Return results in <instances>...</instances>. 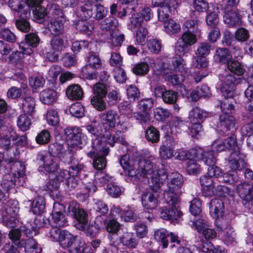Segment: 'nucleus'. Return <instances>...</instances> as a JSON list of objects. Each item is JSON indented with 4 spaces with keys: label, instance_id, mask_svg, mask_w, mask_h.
Wrapping results in <instances>:
<instances>
[{
    "label": "nucleus",
    "instance_id": "49",
    "mask_svg": "<svg viewBox=\"0 0 253 253\" xmlns=\"http://www.w3.org/2000/svg\"><path fill=\"white\" fill-rule=\"evenodd\" d=\"M143 23V19L142 18L139 13H135L133 14L127 23L128 29L130 30H134L136 28L139 29L142 27L141 25Z\"/></svg>",
    "mask_w": 253,
    "mask_h": 253
},
{
    "label": "nucleus",
    "instance_id": "3",
    "mask_svg": "<svg viewBox=\"0 0 253 253\" xmlns=\"http://www.w3.org/2000/svg\"><path fill=\"white\" fill-rule=\"evenodd\" d=\"M101 123L103 130H104L105 137L108 138V144L113 146L115 142H122L123 139L121 131L116 132V134L120 135L116 137L112 136L111 133L116 124H119V116L117 113L113 110H108L103 113L100 116Z\"/></svg>",
    "mask_w": 253,
    "mask_h": 253
},
{
    "label": "nucleus",
    "instance_id": "22",
    "mask_svg": "<svg viewBox=\"0 0 253 253\" xmlns=\"http://www.w3.org/2000/svg\"><path fill=\"white\" fill-rule=\"evenodd\" d=\"M84 168L83 164H78L72 165L69 171L67 170H61L56 175V178L59 181L67 180L71 176L78 175L80 172Z\"/></svg>",
    "mask_w": 253,
    "mask_h": 253
},
{
    "label": "nucleus",
    "instance_id": "10",
    "mask_svg": "<svg viewBox=\"0 0 253 253\" xmlns=\"http://www.w3.org/2000/svg\"><path fill=\"white\" fill-rule=\"evenodd\" d=\"M220 90L225 98H232L234 94L235 85V78L226 72L219 76Z\"/></svg>",
    "mask_w": 253,
    "mask_h": 253
},
{
    "label": "nucleus",
    "instance_id": "11",
    "mask_svg": "<svg viewBox=\"0 0 253 253\" xmlns=\"http://www.w3.org/2000/svg\"><path fill=\"white\" fill-rule=\"evenodd\" d=\"M218 236L227 245L235 241L236 234L229 222L223 221L217 225Z\"/></svg>",
    "mask_w": 253,
    "mask_h": 253
},
{
    "label": "nucleus",
    "instance_id": "6",
    "mask_svg": "<svg viewBox=\"0 0 253 253\" xmlns=\"http://www.w3.org/2000/svg\"><path fill=\"white\" fill-rule=\"evenodd\" d=\"M75 237L66 230H63L62 234L58 241L60 246L63 248H69L70 253H91L90 248L86 247L83 242H76Z\"/></svg>",
    "mask_w": 253,
    "mask_h": 253
},
{
    "label": "nucleus",
    "instance_id": "4",
    "mask_svg": "<svg viewBox=\"0 0 253 253\" xmlns=\"http://www.w3.org/2000/svg\"><path fill=\"white\" fill-rule=\"evenodd\" d=\"M168 189L164 191V198L168 204L174 205L179 203L180 188L183 179L182 176L177 172H171L168 175Z\"/></svg>",
    "mask_w": 253,
    "mask_h": 253
},
{
    "label": "nucleus",
    "instance_id": "32",
    "mask_svg": "<svg viewBox=\"0 0 253 253\" xmlns=\"http://www.w3.org/2000/svg\"><path fill=\"white\" fill-rule=\"evenodd\" d=\"M214 58L217 62L227 64L232 59V55L228 49L218 48L216 50Z\"/></svg>",
    "mask_w": 253,
    "mask_h": 253
},
{
    "label": "nucleus",
    "instance_id": "24",
    "mask_svg": "<svg viewBox=\"0 0 253 253\" xmlns=\"http://www.w3.org/2000/svg\"><path fill=\"white\" fill-rule=\"evenodd\" d=\"M210 213L215 219L222 216L224 211L223 202L219 199H213L210 203Z\"/></svg>",
    "mask_w": 253,
    "mask_h": 253
},
{
    "label": "nucleus",
    "instance_id": "50",
    "mask_svg": "<svg viewBox=\"0 0 253 253\" xmlns=\"http://www.w3.org/2000/svg\"><path fill=\"white\" fill-rule=\"evenodd\" d=\"M227 64L228 69L237 76L242 75L245 71L243 66L237 60L231 59Z\"/></svg>",
    "mask_w": 253,
    "mask_h": 253
},
{
    "label": "nucleus",
    "instance_id": "7",
    "mask_svg": "<svg viewBox=\"0 0 253 253\" xmlns=\"http://www.w3.org/2000/svg\"><path fill=\"white\" fill-rule=\"evenodd\" d=\"M197 41L195 35L190 32H184L175 43V52L179 57L184 55L189 51L190 47Z\"/></svg>",
    "mask_w": 253,
    "mask_h": 253
},
{
    "label": "nucleus",
    "instance_id": "46",
    "mask_svg": "<svg viewBox=\"0 0 253 253\" xmlns=\"http://www.w3.org/2000/svg\"><path fill=\"white\" fill-rule=\"evenodd\" d=\"M192 156L193 157L187 162L186 171L189 174L196 175L201 171V168L197 163L199 161L195 158V155Z\"/></svg>",
    "mask_w": 253,
    "mask_h": 253
},
{
    "label": "nucleus",
    "instance_id": "30",
    "mask_svg": "<svg viewBox=\"0 0 253 253\" xmlns=\"http://www.w3.org/2000/svg\"><path fill=\"white\" fill-rule=\"evenodd\" d=\"M223 21L230 27L238 25L241 23V19L238 13L233 10H227L223 16Z\"/></svg>",
    "mask_w": 253,
    "mask_h": 253
},
{
    "label": "nucleus",
    "instance_id": "1",
    "mask_svg": "<svg viewBox=\"0 0 253 253\" xmlns=\"http://www.w3.org/2000/svg\"><path fill=\"white\" fill-rule=\"evenodd\" d=\"M120 164L133 181H137L141 176L148 178L164 168L163 164L160 165L157 160L152 157L132 160H129L127 155H124L120 159Z\"/></svg>",
    "mask_w": 253,
    "mask_h": 253
},
{
    "label": "nucleus",
    "instance_id": "57",
    "mask_svg": "<svg viewBox=\"0 0 253 253\" xmlns=\"http://www.w3.org/2000/svg\"><path fill=\"white\" fill-rule=\"evenodd\" d=\"M76 28L87 35H91L94 30V26L92 23L84 21H79L76 24Z\"/></svg>",
    "mask_w": 253,
    "mask_h": 253
},
{
    "label": "nucleus",
    "instance_id": "55",
    "mask_svg": "<svg viewBox=\"0 0 253 253\" xmlns=\"http://www.w3.org/2000/svg\"><path fill=\"white\" fill-rule=\"evenodd\" d=\"M110 244L105 247L102 253H118L117 246L119 242L118 240V237L115 235L109 236Z\"/></svg>",
    "mask_w": 253,
    "mask_h": 253
},
{
    "label": "nucleus",
    "instance_id": "52",
    "mask_svg": "<svg viewBox=\"0 0 253 253\" xmlns=\"http://www.w3.org/2000/svg\"><path fill=\"white\" fill-rule=\"evenodd\" d=\"M1 211H4V213L9 214L17 215L19 211L18 202L15 200H10L4 205V209Z\"/></svg>",
    "mask_w": 253,
    "mask_h": 253
},
{
    "label": "nucleus",
    "instance_id": "44",
    "mask_svg": "<svg viewBox=\"0 0 253 253\" xmlns=\"http://www.w3.org/2000/svg\"><path fill=\"white\" fill-rule=\"evenodd\" d=\"M164 30L169 35H171L177 34L180 31V25L171 19L163 23Z\"/></svg>",
    "mask_w": 253,
    "mask_h": 253
},
{
    "label": "nucleus",
    "instance_id": "21",
    "mask_svg": "<svg viewBox=\"0 0 253 253\" xmlns=\"http://www.w3.org/2000/svg\"><path fill=\"white\" fill-rule=\"evenodd\" d=\"M171 209H168L166 207H163L160 209V216L162 218L171 221L176 220L182 215L181 211L178 209V206L175 204L172 205Z\"/></svg>",
    "mask_w": 253,
    "mask_h": 253
},
{
    "label": "nucleus",
    "instance_id": "48",
    "mask_svg": "<svg viewBox=\"0 0 253 253\" xmlns=\"http://www.w3.org/2000/svg\"><path fill=\"white\" fill-rule=\"evenodd\" d=\"M24 248L26 253H41L42 249L36 241L29 238L24 242Z\"/></svg>",
    "mask_w": 253,
    "mask_h": 253
},
{
    "label": "nucleus",
    "instance_id": "37",
    "mask_svg": "<svg viewBox=\"0 0 253 253\" xmlns=\"http://www.w3.org/2000/svg\"><path fill=\"white\" fill-rule=\"evenodd\" d=\"M4 211H0V222H4L5 225L8 228L15 227L19 221L16 215L4 213Z\"/></svg>",
    "mask_w": 253,
    "mask_h": 253
},
{
    "label": "nucleus",
    "instance_id": "58",
    "mask_svg": "<svg viewBox=\"0 0 253 253\" xmlns=\"http://www.w3.org/2000/svg\"><path fill=\"white\" fill-rule=\"evenodd\" d=\"M146 139L152 143L157 142L160 139L159 131L153 126H150L145 131Z\"/></svg>",
    "mask_w": 253,
    "mask_h": 253
},
{
    "label": "nucleus",
    "instance_id": "16",
    "mask_svg": "<svg viewBox=\"0 0 253 253\" xmlns=\"http://www.w3.org/2000/svg\"><path fill=\"white\" fill-rule=\"evenodd\" d=\"M245 155L240 151H235L231 153L229 159V166L232 170H241L247 167Z\"/></svg>",
    "mask_w": 253,
    "mask_h": 253
},
{
    "label": "nucleus",
    "instance_id": "8",
    "mask_svg": "<svg viewBox=\"0 0 253 253\" xmlns=\"http://www.w3.org/2000/svg\"><path fill=\"white\" fill-rule=\"evenodd\" d=\"M38 158L40 161L39 170L50 173L54 172L58 169V158L50 153L40 154Z\"/></svg>",
    "mask_w": 253,
    "mask_h": 253
},
{
    "label": "nucleus",
    "instance_id": "40",
    "mask_svg": "<svg viewBox=\"0 0 253 253\" xmlns=\"http://www.w3.org/2000/svg\"><path fill=\"white\" fill-rule=\"evenodd\" d=\"M121 240L123 245L129 249L135 248L137 244V241L134 235L131 232L124 233Z\"/></svg>",
    "mask_w": 253,
    "mask_h": 253
},
{
    "label": "nucleus",
    "instance_id": "63",
    "mask_svg": "<svg viewBox=\"0 0 253 253\" xmlns=\"http://www.w3.org/2000/svg\"><path fill=\"white\" fill-rule=\"evenodd\" d=\"M93 209L98 216L106 214L109 211L107 205L103 201L100 200L94 202Z\"/></svg>",
    "mask_w": 253,
    "mask_h": 253
},
{
    "label": "nucleus",
    "instance_id": "34",
    "mask_svg": "<svg viewBox=\"0 0 253 253\" xmlns=\"http://www.w3.org/2000/svg\"><path fill=\"white\" fill-rule=\"evenodd\" d=\"M66 94L71 100H78L83 97V91L80 85L73 84L67 88Z\"/></svg>",
    "mask_w": 253,
    "mask_h": 253
},
{
    "label": "nucleus",
    "instance_id": "56",
    "mask_svg": "<svg viewBox=\"0 0 253 253\" xmlns=\"http://www.w3.org/2000/svg\"><path fill=\"white\" fill-rule=\"evenodd\" d=\"M152 4L154 7H164L169 10L171 8L175 9L177 2L175 0H152Z\"/></svg>",
    "mask_w": 253,
    "mask_h": 253
},
{
    "label": "nucleus",
    "instance_id": "13",
    "mask_svg": "<svg viewBox=\"0 0 253 253\" xmlns=\"http://www.w3.org/2000/svg\"><path fill=\"white\" fill-rule=\"evenodd\" d=\"M211 147L212 151L216 152L226 150H235L237 147L236 137L234 135H232L223 140L216 139L212 143Z\"/></svg>",
    "mask_w": 253,
    "mask_h": 253
},
{
    "label": "nucleus",
    "instance_id": "45",
    "mask_svg": "<svg viewBox=\"0 0 253 253\" xmlns=\"http://www.w3.org/2000/svg\"><path fill=\"white\" fill-rule=\"evenodd\" d=\"M58 148L61 149L60 151L58 153V157L62 161L69 164L71 163L72 165H74L75 164L76 165L80 164L73 159V154L70 150H65L60 145L58 146Z\"/></svg>",
    "mask_w": 253,
    "mask_h": 253
},
{
    "label": "nucleus",
    "instance_id": "2",
    "mask_svg": "<svg viewBox=\"0 0 253 253\" xmlns=\"http://www.w3.org/2000/svg\"><path fill=\"white\" fill-rule=\"evenodd\" d=\"M172 64L174 69L170 68L167 63H162L159 69L160 74L172 84H179L189 75V69L186 68L185 62L181 57L174 58Z\"/></svg>",
    "mask_w": 253,
    "mask_h": 253
},
{
    "label": "nucleus",
    "instance_id": "5",
    "mask_svg": "<svg viewBox=\"0 0 253 253\" xmlns=\"http://www.w3.org/2000/svg\"><path fill=\"white\" fill-rule=\"evenodd\" d=\"M86 129L89 133L96 136L92 141L91 149L87 154L88 157L92 158L98 154L102 146H104V142L108 144V139L104 135L105 132L102 125L96 126V123H94L87 126Z\"/></svg>",
    "mask_w": 253,
    "mask_h": 253
},
{
    "label": "nucleus",
    "instance_id": "35",
    "mask_svg": "<svg viewBox=\"0 0 253 253\" xmlns=\"http://www.w3.org/2000/svg\"><path fill=\"white\" fill-rule=\"evenodd\" d=\"M28 203L31 207L32 211L35 214H40L44 209L45 202L44 198L42 196H38L33 202L29 201Z\"/></svg>",
    "mask_w": 253,
    "mask_h": 253
},
{
    "label": "nucleus",
    "instance_id": "25",
    "mask_svg": "<svg viewBox=\"0 0 253 253\" xmlns=\"http://www.w3.org/2000/svg\"><path fill=\"white\" fill-rule=\"evenodd\" d=\"M109 152L108 147L102 146V148L99 151L98 154L92 159H94L93 164V167L99 170L104 169L106 165V161L105 157L108 155Z\"/></svg>",
    "mask_w": 253,
    "mask_h": 253
},
{
    "label": "nucleus",
    "instance_id": "38",
    "mask_svg": "<svg viewBox=\"0 0 253 253\" xmlns=\"http://www.w3.org/2000/svg\"><path fill=\"white\" fill-rule=\"evenodd\" d=\"M48 28L50 33L55 35L62 34L64 31V22L62 18H57L51 20L48 24Z\"/></svg>",
    "mask_w": 253,
    "mask_h": 253
},
{
    "label": "nucleus",
    "instance_id": "23",
    "mask_svg": "<svg viewBox=\"0 0 253 253\" xmlns=\"http://www.w3.org/2000/svg\"><path fill=\"white\" fill-rule=\"evenodd\" d=\"M238 193L243 200L251 201L253 198V184L252 182H244L237 187Z\"/></svg>",
    "mask_w": 253,
    "mask_h": 253
},
{
    "label": "nucleus",
    "instance_id": "42",
    "mask_svg": "<svg viewBox=\"0 0 253 253\" xmlns=\"http://www.w3.org/2000/svg\"><path fill=\"white\" fill-rule=\"evenodd\" d=\"M148 37L147 30L144 27L138 29L134 34L135 44L140 45H145Z\"/></svg>",
    "mask_w": 253,
    "mask_h": 253
},
{
    "label": "nucleus",
    "instance_id": "53",
    "mask_svg": "<svg viewBox=\"0 0 253 253\" xmlns=\"http://www.w3.org/2000/svg\"><path fill=\"white\" fill-rule=\"evenodd\" d=\"M225 98L221 102L220 108L222 114L230 115L234 111V101L231 98Z\"/></svg>",
    "mask_w": 253,
    "mask_h": 253
},
{
    "label": "nucleus",
    "instance_id": "12",
    "mask_svg": "<svg viewBox=\"0 0 253 253\" xmlns=\"http://www.w3.org/2000/svg\"><path fill=\"white\" fill-rule=\"evenodd\" d=\"M175 142L173 138L170 136H166L163 140L162 145L160 147L159 153L162 160L171 159L174 156Z\"/></svg>",
    "mask_w": 253,
    "mask_h": 253
},
{
    "label": "nucleus",
    "instance_id": "51",
    "mask_svg": "<svg viewBox=\"0 0 253 253\" xmlns=\"http://www.w3.org/2000/svg\"><path fill=\"white\" fill-rule=\"evenodd\" d=\"M35 101L30 96L25 97L22 101V108L25 114L31 115L35 111Z\"/></svg>",
    "mask_w": 253,
    "mask_h": 253
},
{
    "label": "nucleus",
    "instance_id": "61",
    "mask_svg": "<svg viewBox=\"0 0 253 253\" xmlns=\"http://www.w3.org/2000/svg\"><path fill=\"white\" fill-rule=\"evenodd\" d=\"M45 118L47 123L50 126H56L59 122L58 114L54 109H49L47 111Z\"/></svg>",
    "mask_w": 253,
    "mask_h": 253
},
{
    "label": "nucleus",
    "instance_id": "20",
    "mask_svg": "<svg viewBox=\"0 0 253 253\" xmlns=\"http://www.w3.org/2000/svg\"><path fill=\"white\" fill-rule=\"evenodd\" d=\"M190 154L195 155L197 160L203 161L205 165L208 166L214 164L216 161L213 153L209 150H203L202 149L199 148L196 150H192Z\"/></svg>",
    "mask_w": 253,
    "mask_h": 253
},
{
    "label": "nucleus",
    "instance_id": "27",
    "mask_svg": "<svg viewBox=\"0 0 253 253\" xmlns=\"http://www.w3.org/2000/svg\"><path fill=\"white\" fill-rule=\"evenodd\" d=\"M73 216L78 222L75 225L77 228L84 231L88 230L89 225L88 224L87 215L84 211L80 209Z\"/></svg>",
    "mask_w": 253,
    "mask_h": 253
},
{
    "label": "nucleus",
    "instance_id": "43",
    "mask_svg": "<svg viewBox=\"0 0 253 253\" xmlns=\"http://www.w3.org/2000/svg\"><path fill=\"white\" fill-rule=\"evenodd\" d=\"M213 10L207 14L206 17V22L209 26L216 27L219 22L218 13H219L218 7L214 5H212Z\"/></svg>",
    "mask_w": 253,
    "mask_h": 253
},
{
    "label": "nucleus",
    "instance_id": "28",
    "mask_svg": "<svg viewBox=\"0 0 253 253\" xmlns=\"http://www.w3.org/2000/svg\"><path fill=\"white\" fill-rule=\"evenodd\" d=\"M208 113L198 107H195L189 112V120L191 123H202L208 117Z\"/></svg>",
    "mask_w": 253,
    "mask_h": 253
},
{
    "label": "nucleus",
    "instance_id": "19",
    "mask_svg": "<svg viewBox=\"0 0 253 253\" xmlns=\"http://www.w3.org/2000/svg\"><path fill=\"white\" fill-rule=\"evenodd\" d=\"M150 180L149 181L150 187L155 191H157L163 185L164 181L167 178V170L165 168L159 169L158 172L150 176Z\"/></svg>",
    "mask_w": 253,
    "mask_h": 253
},
{
    "label": "nucleus",
    "instance_id": "60",
    "mask_svg": "<svg viewBox=\"0 0 253 253\" xmlns=\"http://www.w3.org/2000/svg\"><path fill=\"white\" fill-rule=\"evenodd\" d=\"M31 120L25 114L20 115L17 120V126L22 131H26L29 129L31 125Z\"/></svg>",
    "mask_w": 253,
    "mask_h": 253
},
{
    "label": "nucleus",
    "instance_id": "62",
    "mask_svg": "<svg viewBox=\"0 0 253 253\" xmlns=\"http://www.w3.org/2000/svg\"><path fill=\"white\" fill-rule=\"evenodd\" d=\"M211 50V46L207 42H202L198 46L196 54L199 57H206Z\"/></svg>",
    "mask_w": 253,
    "mask_h": 253
},
{
    "label": "nucleus",
    "instance_id": "54",
    "mask_svg": "<svg viewBox=\"0 0 253 253\" xmlns=\"http://www.w3.org/2000/svg\"><path fill=\"white\" fill-rule=\"evenodd\" d=\"M8 5L13 11L17 12L18 15L24 11H27L24 9L26 2L23 0H9Z\"/></svg>",
    "mask_w": 253,
    "mask_h": 253
},
{
    "label": "nucleus",
    "instance_id": "47",
    "mask_svg": "<svg viewBox=\"0 0 253 253\" xmlns=\"http://www.w3.org/2000/svg\"><path fill=\"white\" fill-rule=\"evenodd\" d=\"M68 44L67 41L60 37H55L50 42L51 49L54 51H60Z\"/></svg>",
    "mask_w": 253,
    "mask_h": 253
},
{
    "label": "nucleus",
    "instance_id": "59",
    "mask_svg": "<svg viewBox=\"0 0 253 253\" xmlns=\"http://www.w3.org/2000/svg\"><path fill=\"white\" fill-rule=\"evenodd\" d=\"M169 233L165 229H160L158 230L155 233V238L159 242L162 243L163 246L164 248H167L168 246L169 242L167 239L169 237Z\"/></svg>",
    "mask_w": 253,
    "mask_h": 253
},
{
    "label": "nucleus",
    "instance_id": "9",
    "mask_svg": "<svg viewBox=\"0 0 253 253\" xmlns=\"http://www.w3.org/2000/svg\"><path fill=\"white\" fill-rule=\"evenodd\" d=\"M154 104L153 100L151 98L140 100L137 105L138 112L133 113V116L136 120L143 123L150 121V112Z\"/></svg>",
    "mask_w": 253,
    "mask_h": 253
},
{
    "label": "nucleus",
    "instance_id": "26",
    "mask_svg": "<svg viewBox=\"0 0 253 253\" xmlns=\"http://www.w3.org/2000/svg\"><path fill=\"white\" fill-rule=\"evenodd\" d=\"M158 196L152 192H146L142 195V205L146 209H154L158 205Z\"/></svg>",
    "mask_w": 253,
    "mask_h": 253
},
{
    "label": "nucleus",
    "instance_id": "39",
    "mask_svg": "<svg viewBox=\"0 0 253 253\" xmlns=\"http://www.w3.org/2000/svg\"><path fill=\"white\" fill-rule=\"evenodd\" d=\"M56 92L51 89H45L40 94V100L45 104H51L56 100Z\"/></svg>",
    "mask_w": 253,
    "mask_h": 253
},
{
    "label": "nucleus",
    "instance_id": "15",
    "mask_svg": "<svg viewBox=\"0 0 253 253\" xmlns=\"http://www.w3.org/2000/svg\"><path fill=\"white\" fill-rule=\"evenodd\" d=\"M67 136L69 143L73 146H79L85 142V137L83 135L81 129L78 127L67 128L64 130Z\"/></svg>",
    "mask_w": 253,
    "mask_h": 253
},
{
    "label": "nucleus",
    "instance_id": "18",
    "mask_svg": "<svg viewBox=\"0 0 253 253\" xmlns=\"http://www.w3.org/2000/svg\"><path fill=\"white\" fill-rule=\"evenodd\" d=\"M218 129L225 132L227 131H234L236 129V121L234 117L229 114H221L217 124Z\"/></svg>",
    "mask_w": 253,
    "mask_h": 253
},
{
    "label": "nucleus",
    "instance_id": "31",
    "mask_svg": "<svg viewBox=\"0 0 253 253\" xmlns=\"http://www.w3.org/2000/svg\"><path fill=\"white\" fill-rule=\"evenodd\" d=\"M93 14V2L90 0L86 1L82 5L78 12L79 17L83 20L90 18Z\"/></svg>",
    "mask_w": 253,
    "mask_h": 253
},
{
    "label": "nucleus",
    "instance_id": "14",
    "mask_svg": "<svg viewBox=\"0 0 253 253\" xmlns=\"http://www.w3.org/2000/svg\"><path fill=\"white\" fill-rule=\"evenodd\" d=\"M40 39L35 33H30L25 36V42L19 44V49L25 55H30L33 52V48L38 46Z\"/></svg>",
    "mask_w": 253,
    "mask_h": 253
},
{
    "label": "nucleus",
    "instance_id": "36",
    "mask_svg": "<svg viewBox=\"0 0 253 253\" xmlns=\"http://www.w3.org/2000/svg\"><path fill=\"white\" fill-rule=\"evenodd\" d=\"M201 184L208 196H211L215 193V188L212 178L207 176H203L200 178Z\"/></svg>",
    "mask_w": 253,
    "mask_h": 253
},
{
    "label": "nucleus",
    "instance_id": "17",
    "mask_svg": "<svg viewBox=\"0 0 253 253\" xmlns=\"http://www.w3.org/2000/svg\"><path fill=\"white\" fill-rule=\"evenodd\" d=\"M64 207L59 203H54L52 211V219L56 226L62 227L67 225V220L64 213Z\"/></svg>",
    "mask_w": 253,
    "mask_h": 253
},
{
    "label": "nucleus",
    "instance_id": "41",
    "mask_svg": "<svg viewBox=\"0 0 253 253\" xmlns=\"http://www.w3.org/2000/svg\"><path fill=\"white\" fill-rule=\"evenodd\" d=\"M30 15V11H24L18 15L21 19L16 22V25L20 31L24 32H28L29 31L30 24L25 19L29 17Z\"/></svg>",
    "mask_w": 253,
    "mask_h": 253
},
{
    "label": "nucleus",
    "instance_id": "33",
    "mask_svg": "<svg viewBox=\"0 0 253 253\" xmlns=\"http://www.w3.org/2000/svg\"><path fill=\"white\" fill-rule=\"evenodd\" d=\"M9 163H12L10 165V171L14 177H21L24 175L25 172V167L23 163L20 161H14L12 158L9 160Z\"/></svg>",
    "mask_w": 253,
    "mask_h": 253
},
{
    "label": "nucleus",
    "instance_id": "64",
    "mask_svg": "<svg viewBox=\"0 0 253 253\" xmlns=\"http://www.w3.org/2000/svg\"><path fill=\"white\" fill-rule=\"evenodd\" d=\"M87 62L88 65L92 68H98L101 66V61L98 55L91 51L89 53Z\"/></svg>",
    "mask_w": 253,
    "mask_h": 253
},
{
    "label": "nucleus",
    "instance_id": "29",
    "mask_svg": "<svg viewBox=\"0 0 253 253\" xmlns=\"http://www.w3.org/2000/svg\"><path fill=\"white\" fill-rule=\"evenodd\" d=\"M118 22L117 19L113 16H110L100 23V28L103 31L109 32V34H111L118 30L117 26Z\"/></svg>",
    "mask_w": 253,
    "mask_h": 253
}]
</instances>
